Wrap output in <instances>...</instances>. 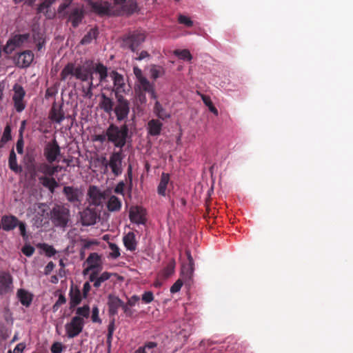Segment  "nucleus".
<instances>
[{
	"mask_svg": "<svg viewBox=\"0 0 353 353\" xmlns=\"http://www.w3.org/2000/svg\"><path fill=\"white\" fill-rule=\"evenodd\" d=\"M30 41L35 45L37 52H41L46 46V37L43 32L36 28L32 29V33L16 34L12 36L3 48L5 53L10 54L17 48L25 46Z\"/></svg>",
	"mask_w": 353,
	"mask_h": 353,
	"instance_id": "obj_1",
	"label": "nucleus"
},
{
	"mask_svg": "<svg viewBox=\"0 0 353 353\" xmlns=\"http://www.w3.org/2000/svg\"><path fill=\"white\" fill-rule=\"evenodd\" d=\"M108 77V68L101 62H95L90 59L86 68L83 69V73L77 74V79L81 81H88V88L93 90L101 83L106 81Z\"/></svg>",
	"mask_w": 353,
	"mask_h": 353,
	"instance_id": "obj_2",
	"label": "nucleus"
},
{
	"mask_svg": "<svg viewBox=\"0 0 353 353\" xmlns=\"http://www.w3.org/2000/svg\"><path fill=\"white\" fill-rule=\"evenodd\" d=\"M129 129L127 124L118 126L114 123L110 124L106 129L107 140L112 143L116 148H123L127 142Z\"/></svg>",
	"mask_w": 353,
	"mask_h": 353,
	"instance_id": "obj_3",
	"label": "nucleus"
},
{
	"mask_svg": "<svg viewBox=\"0 0 353 353\" xmlns=\"http://www.w3.org/2000/svg\"><path fill=\"white\" fill-rule=\"evenodd\" d=\"M50 215L52 224L58 228H65L70 219V210L62 205H54Z\"/></svg>",
	"mask_w": 353,
	"mask_h": 353,
	"instance_id": "obj_4",
	"label": "nucleus"
},
{
	"mask_svg": "<svg viewBox=\"0 0 353 353\" xmlns=\"http://www.w3.org/2000/svg\"><path fill=\"white\" fill-rule=\"evenodd\" d=\"M145 32L136 30L129 32L122 38V46L127 48L132 52H135L140 45L145 40Z\"/></svg>",
	"mask_w": 353,
	"mask_h": 353,
	"instance_id": "obj_5",
	"label": "nucleus"
},
{
	"mask_svg": "<svg viewBox=\"0 0 353 353\" xmlns=\"http://www.w3.org/2000/svg\"><path fill=\"white\" fill-rule=\"evenodd\" d=\"M116 104L113 108L115 114L117 121L119 122L125 121L130 112V101L125 98L122 94H116Z\"/></svg>",
	"mask_w": 353,
	"mask_h": 353,
	"instance_id": "obj_6",
	"label": "nucleus"
},
{
	"mask_svg": "<svg viewBox=\"0 0 353 353\" xmlns=\"http://www.w3.org/2000/svg\"><path fill=\"white\" fill-rule=\"evenodd\" d=\"M88 5L92 12L99 16H119L121 14V12H116L114 6L106 1H89Z\"/></svg>",
	"mask_w": 353,
	"mask_h": 353,
	"instance_id": "obj_7",
	"label": "nucleus"
},
{
	"mask_svg": "<svg viewBox=\"0 0 353 353\" xmlns=\"http://www.w3.org/2000/svg\"><path fill=\"white\" fill-rule=\"evenodd\" d=\"M90 59H86L82 65H75L74 63H68L60 73V79L62 81H66L68 78L74 77L77 79V74H83V69L86 68Z\"/></svg>",
	"mask_w": 353,
	"mask_h": 353,
	"instance_id": "obj_8",
	"label": "nucleus"
},
{
	"mask_svg": "<svg viewBox=\"0 0 353 353\" xmlns=\"http://www.w3.org/2000/svg\"><path fill=\"white\" fill-rule=\"evenodd\" d=\"M84 320L80 316H74L71 321L66 323L65 329L68 338L72 339L77 336L83 329Z\"/></svg>",
	"mask_w": 353,
	"mask_h": 353,
	"instance_id": "obj_9",
	"label": "nucleus"
},
{
	"mask_svg": "<svg viewBox=\"0 0 353 353\" xmlns=\"http://www.w3.org/2000/svg\"><path fill=\"white\" fill-rule=\"evenodd\" d=\"M13 91L14 94L12 99L14 108L17 112H21L26 106V102L24 101L26 92L23 87L17 83L13 86Z\"/></svg>",
	"mask_w": 353,
	"mask_h": 353,
	"instance_id": "obj_10",
	"label": "nucleus"
},
{
	"mask_svg": "<svg viewBox=\"0 0 353 353\" xmlns=\"http://www.w3.org/2000/svg\"><path fill=\"white\" fill-rule=\"evenodd\" d=\"M61 14L63 17L67 16L68 21L71 22L72 27L77 28L84 18L85 12L83 7H75L71 8L70 10H65Z\"/></svg>",
	"mask_w": 353,
	"mask_h": 353,
	"instance_id": "obj_11",
	"label": "nucleus"
},
{
	"mask_svg": "<svg viewBox=\"0 0 353 353\" xmlns=\"http://www.w3.org/2000/svg\"><path fill=\"white\" fill-rule=\"evenodd\" d=\"M122 161V151L119 150L118 152H114L111 154L109 162L105 165L106 166H110L112 172L115 176L121 175L123 172Z\"/></svg>",
	"mask_w": 353,
	"mask_h": 353,
	"instance_id": "obj_12",
	"label": "nucleus"
},
{
	"mask_svg": "<svg viewBox=\"0 0 353 353\" xmlns=\"http://www.w3.org/2000/svg\"><path fill=\"white\" fill-rule=\"evenodd\" d=\"M43 154L49 163H52L57 160V157L61 154V149L56 139L46 144L44 148Z\"/></svg>",
	"mask_w": 353,
	"mask_h": 353,
	"instance_id": "obj_13",
	"label": "nucleus"
},
{
	"mask_svg": "<svg viewBox=\"0 0 353 353\" xmlns=\"http://www.w3.org/2000/svg\"><path fill=\"white\" fill-rule=\"evenodd\" d=\"M146 212L143 208L141 206H132L129 211V218L132 223L136 224H145L146 222Z\"/></svg>",
	"mask_w": 353,
	"mask_h": 353,
	"instance_id": "obj_14",
	"label": "nucleus"
},
{
	"mask_svg": "<svg viewBox=\"0 0 353 353\" xmlns=\"http://www.w3.org/2000/svg\"><path fill=\"white\" fill-rule=\"evenodd\" d=\"M49 216L48 206L44 203L37 204L33 220L37 227L43 226Z\"/></svg>",
	"mask_w": 353,
	"mask_h": 353,
	"instance_id": "obj_15",
	"label": "nucleus"
},
{
	"mask_svg": "<svg viewBox=\"0 0 353 353\" xmlns=\"http://www.w3.org/2000/svg\"><path fill=\"white\" fill-rule=\"evenodd\" d=\"M188 262L183 263L181 267V274L185 281H190L194 270V263L190 250H185Z\"/></svg>",
	"mask_w": 353,
	"mask_h": 353,
	"instance_id": "obj_16",
	"label": "nucleus"
},
{
	"mask_svg": "<svg viewBox=\"0 0 353 353\" xmlns=\"http://www.w3.org/2000/svg\"><path fill=\"white\" fill-rule=\"evenodd\" d=\"M12 277L8 272H0V294H6L12 291Z\"/></svg>",
	"mask_w": 353,
	"mask_h": 353,
	"instance_id": "obj_17",
	"label": "nucleus"
},
{
	"mask_svg": "<svg viewBox=\"0 0 353 353\" xmlns=\"http://www.w3.org/2000/svg\"><path fill=\"white\" fill-rule=\"evenodd\" d=\"M110 75L113 80L114 88L112 92L114 93V96L117 94H121V92H125L124 88L125 86L123 76L114 70L112 71Z\"/></svg>",
	"mask_w": 353,
	"mask_h": 353,
	"instance_id": "obj_18",
	"label": "nucleus"
},
{
	"mask_svg": "<svg viewBox=\"0 0 353 353\" xmlns=\"http://www.w3.org/2000/svg\"><path fill=\"white\" fill-rule=\"evenodd\" d=\"M49 119L58 123H61L65 119V113L63 110V103L57 105L54 101L49 112Z\"/></svg>",
	"mask_w": 353,
	"mask_h": 353,
	"instance_id": "obj_19",
	"label": "nucleus"
},
{
	"mask_svg": "<svg viewBox=\"0 0 353 353\" xmlns=\"http://www.w3.org/2000/svg\"><path fill=\"white\" fill-rule=\"evenodd\" d=\"M19 223V219L12 214L3 215L1 219V228L6 232L14 230Z\"/></svg>",
	"mask_w": 353,
	"mask_h": 353,
	"instance_id": "obj_20",
	"label": "nucleus"
},
{
	"mask_svg": "<svg viewBox=\"0 0 353 353\" xmlns=\"http://www.w3.org/2000/svg\"><path fill=\"white\" fill-rule=\"evenodd\" d=\"M98 214L94 209L86 208L81 213V220L83 225H92L96 223Z\"/></svg>",
	"mask_w": 353,
	"mask_h": 353,
	"instance_id": "obj_21",
	"label": "nucleus"
},
{
	"mask_svg": "<svg viewBox=\"0 0 353 353\" xmlns=\"http://www.w3.org/2000/svg\"><path fill=\"white\" fill-rule=\"evenodd\" d=\"M123 305V301L114 294H109L108 297V313L110 316H115L118 310Z\"/></svg>",
	"mask_w": 353,
	"mask_h": 353,
	"instance_id": "obj_22",
	"label": "nucleus"
},
{
	"mask_svg": "<svg viewBox=\"0 0 353 353\" xmlns=\"http://www.w3.org/2000/svg\"><path fill=\"white\" fill-rule=\"evenodd\" d=\"M34 59V54L31 50H25L19 53L16 57L17 65L21 68H26L30 65Z\"/></svg>",
	"mask_w": 353,
	"mask_h": 353,
	"instance_id": "obj_23",
	"label": "nucleus"
},
{
	"mask_svg": "<svg viewBox=\"0 0 353 353\" xmlns=\"http://www.w3.org/2000/svg\"><path fill=\"white\" fill-rule=\"evenodd\" d=\"M112 276V273L108 272H103L100 275L98 276V270L92 271L89 276V281L90 282H94V287L96 288H99L102 283L108 281L110 279Z\"/></svg>",
	"mask_w": 353,
	"mask_h": 353,
	"instance_id": "obj_24",
	"label": "nucleus"
},
{
	"mask_svg": "<svg viewBox=\"0 0 353 353\" xmlns=\"http://www.w3.org/2000/svg\"><path fill=\"white\" fill-rule=\"evenodd\" d=\"M70 309L74 308L77 305L81 303L82 300L81 293L77 286L71 285L70 292Z\"/></svg>",
	"mask_w": 353,
	"mask_h": 353,
	"instance_id": "obj_25",
	"label": "nucleus"
},
{
	"mask_svg": "<svg viewBox=\"0 0 353 353\" xmlns=\"http://www.w3.org/2000/svg\"><path fill=\"white\" fill-rule=\"evenodd\" d=\"M113 99L108 97L105 94H101V100L99 103V108L103 110L107 114H110L113 111L114 108Z\"/></svg>",
	"mask_w": 353,
	"mask_h": 353,
	"instance_id": "obj_26",
	"label": "nucleus"
},
{
	"mask_svg": "<svg viewBox=\"0 0 353 353\" xmlns=\"http://www.w3.org/2000/svg\"><path fill=\"white\" fill-rule=\"evenodd\" d=\"M38 179L42 185L48 188L51 193H54L56 188L59 186V183L52 176H38Z\"/></svg>",
	"mask_w": 353,
	"mask_h": 353,
	"instance_id": "obj_27",
	"label": "nucleus"
},
{
	"mask_svg": "<svg viewBox=\"0 0 353 353\" xmlns=\"http://www.w3.org/2000/svg\"><path fill=\"white\" fill-rule=\"evenodd\" d=\"M63 192L70 203H77L79 201V191L77 188L72 186H65Z\"/></svg>",
	"mask_w": 353,
	"mask_h": 353,
	"instance_id": "obj_28",
	"label": "nucleus"
},
{
	"mask_svg": "<svg viewBox=\"0 0 353 353\" xmlns=\"http://www.w3.org/2000/svg\"><path fill=\"white\" fill-rule=\"evenodd\" d=\"M163 123L158 119H151L148 123V132L151 136H159L161 134Z\"/></svg>",
	"mask_w": 353,
	"mask_h": 353,
	"instance_id": "obj_29",
	"label": "nucleus"
},
{
	"mask_svg": "<svg viewBox=\"0 0 353 353\" xmlns=\"http://www.w3.org/2000/svg\"><path fill=\"white\" fill-rule=\"evenodd\" d=\"M84 263L90 265V268H93L95 270L99 269V272L101 270V256L96 252L90 253Z\"/></svg>",
	"mask_w": 353,
	"mask_h": 353,
	"instance_id": "obj_30",
	"label": "nucleus"
},
{
	"mask_svg": "<svg viewBox=\"0 0 353 353\" xmlns=\"http://www.w3.org/2000/svg\"><path fill=\"white\" fill-rule=\"evenodd\" d=\"M123 244L126 249L130 251H134L137 249V242L134 232H129L123 239Z\"/></svg>",
	"mask_w": 353,
	"mask_h": 353,
	"instance_id": "obj_31",
	"label": "nucleus"
},
{
	"mask_svg": "<svg viewBox=\"0 0 353 353\" xmlns=\"http://www.w3.org/2000/svg\"><path fill=\"white\" fill-rule=\"evenodd\" d=\"M139 83V90L149 93L152 99H156L157 98L153 85L147 79H141V81Z\"/></svg>",
	"mask_w": 353,
	"mask_h": 353,
	"instance_id": "obj_32",
	"label": "nucleus"
},
{
	"mask_svg": "<svg viewBox=\"0 0 353 353\" xmlns=\"http://www.w3.org/2000/svg\"><path fill=\"white\" fill-rule=\"evenodd\" d=\"M139 83V90L149 93L152 99H156L157 98L153 85L147 79H141V81Z\"/></svg>",
	"mask_w": 353,
	"mask_h": 353,
	"instance_id": "obj_33",
	"label": "nucleus"
},
{
	"mask_svg": "<svg viewBox=\"0 0 353 353\" xmlns=\"http://www.w3.org/2000/svg\"><path fill=\"white\" fill-rule=\"evenodd\" d=\"M8 166L9 168L16 174H19L22 172V168L17 163V155L13 149L10 152Z\"/></svg>",
	"mask_w": 353,
	"mask_h": 353,
	"instance_id": "obj_34",
	"label": "nucleus"
},
{
	"mask_svg": "<svg viewBox=\"0 0 353 353\" xmlns=\"http://www.w3.org/2000/svg\"><path fill=\"white\" fill-rule=\"evenodd\" d=\"M170 182V176L168 174L163 172L161 176V180L157 188V192L159 195L165 196L166 190Z\"/></svg>",
	"mask_w": 353,
	"mask_h": 353,
	"instance_id": "obj_35",
	"label": "nucleus"
},
{
	"mask_svg": "<svg viewBox=\"0 0 353 353\" xmlns=\"http://www.w3.org/2000/svg\"><path fill=\"white\" fill-rule=\"evenodd\" d=\"M17 297L20 303L26 307L30 306L32 301V295L24 289L18 290Z\"/></svg>",
	"mask_w": 353,
	"mask_h": 353,
	"instance_id": "obj_36",
	"label": "nucleus"
},
{
	"mask_svg": "<svg viewBox=\"0 0 353 353\" xmlns=\"http://www.w3.org/2000/svg\"><path fill=\"white\" fill-rule=\"evenodd\" d=\"M39 173L43 174V176L50 175V163L48 161L37 163L34 168V173L32 172L30 175L36 177L38 176Z\"/></svg>",
	"mask_w": 353,
	"mask_h": 353,
	"instance_id": "obj_37",
	"label": "nucleus"
},
{
	"mask_svg": "<svg viewBox=\"0 0 353 353\" xmlns=\"http://www.w3.org/2000/svg\"><path fill=\"white\" fill-rule=\"evenodd\" d=\"M137 4L134 1L130 0L121 6L119 10H116V12H121L120 15L123 14H130L136 11Z\"/></svg>",
	"mask_w": 353,
	"mask_h": 353,
	"instance_id": "obj_38",
	"label": "nucleus"
},
{
	"mask_svg": "<svg viewBox=\"0 0 353 353\" xmlns=\"http://www.w3.org/2000/svg\"><path fill=\"white\" fill-rule=\"evenodd\" d=\"M107 208L110 212L119 211L121 208V201L117 196L112 195L108 199Z\"/></svg>",
	"mask_w": 353,
	"mask_h": 353,
	"instance_id": "obj_39",
	"label": "nucleus"
},
{
	"mask_svg": "<svg viewBox=\"0 0 353 353\" xmlns=\"http://www.w3.org/2000/svg\"><path fill=\"white\" fill-rule=\"evenodd\" d=\"M154 112L162 120H165L170 117V114L163 108L159 101H156L154 106Z\"/></svg>",
	"mask_w": 353,
	"mask_h": 353,
	"instance_id": "obj_40",
	"label": "nucleus"
},
{
	"mask_svg": "<svg viewBox=\"0 0 353 353\" xmlns=\"http://www.w3.org/2000/svg\"><path fill=\"white\" fill-rule=\"evenodd\" d=\"M24 161L26 168L28 172L31 174L33 172L34 173V168L37 165L35 163V158L33 154L27 153L24 157Z\"/></svg>",
	"mask_w": 353,
	"mask_h": 353,
	"instance_id": "obj_41",
	"label": "nucleus"
},
{
	"mask_svg": "<svg viewBox=\"0 0 353 353\" xmlns=\"http://www.w3.org/2000/svg\"><path fill=\"white\" fill-rule=\"evenodd\" d=\"M98 36L97 28H91L81 40V44L87 45L92 42V41L96 39Z\"/></svg>",
	"mask_w": 353,
	"mask_h": 353,
	"instance_id": "obj_42",
	"label": "nucleus"
},
{
	"mask_svg": "<svg viewBox=\"0 0 353 353\" xmlns=\"http://www.w3.org/2000/svg\"><path fill=\"white\" fill-rule=\"evenodd\" d=\"M201 99L204 104L208 107L209 110L212 112L214 115L218 116V110L213 105L210 97L208 95L202 94Z\"/></svg>",
	"mask_w": 353,
	"mask_h": 353,
	"instance_id": "obj_43",
	"label": "nucleus"
},
{
	"mask_svg": "<svg viewBox=\"0 0 353 353\" xmlns=\"http://www.w3.org/2000/svg\"><path fill=\"white\" fill-rule=\"evenodd\" d=\"M115 320L114 319H112L110 322L109 323V325L108 326V334H107V345L110 347L111 346L112 340V336L113 333L115 330V325H114Z\"/></svg>",
	"mask_w": 353,
	"mask_h": 353,
	"instance_id": "obj_44",
	"label": "nucleus"
},
{
	"mask_svg": "<svg viewBox=\"0 0 353 353\" xmlns=\"http://www.w3.org/2000/svg\"><path fill=\"white\" fill-rule=\"evenodd\" d=\"M174 54L183 60L190 61L192 59V56L188 50H175Z\"/></svg>",
	"mask_w": 353,
	"mask_h": 353,
	"instance_id": "obj_45",
	"label": "nucleus"
},
{
	"mask_svg": "<svg viewBox=\"0 0 353 353\" xmlns=\"http://www.w3.org/2000/svg\"><path fill=\"white\" fill-rule=\"evenodd\" d=\"M175 261L172 259L163 270V274L165 277L170 276L174 272Z\"/></svg>",
	"mask_w": 353,
	"mask_h": 353,
	"instance_id": "obj_46",
	"label": "nucleus"
},
{
	"mask_svg": "<svg viewBox=\"0 0 353 353\" xmlns=\"http://www.w3.org/2000/svg\"><path fill=\"white\" fill-rule=\"evenodd\" d=\"M77 316L88 318L90 315V307L88 305L78 307L76 310Z\"/></svg>",
	"mask_w": 353,
	"mask_h": 353,
	"instance_id": "obj_47",
	"label": "nucleus"
},
{
	"mask_svg": "<svg viewBox=\"0 0 353 353\" xmlns=\"http://www.w3.org/2000/svg\"><path fill=\"white\" fill-rule=\"evenodd\" d=\"M109 248L111 250L109 256L112 259H117L120 256L119 248L115 243H109Z\"/></svg>",
	"mask_w": 353,
	"mask_h": 353,
	"instance_id": "obj_48",
	"label": "nucleus"
},
{
	"mask_svg": "<svg viewBox=\"0 0 353 353\" xmlns=\"http://www.w3.org/2000/svg\"><path fill=\"white\" fill-rule=\"evenodd\" d=\"M12 139L11 136V128L9 124L6 125L4 128L3 135L1 137V141L2 143H6Z\"/></svg>",
	"mask_w": 353,
	"mask_h": 353,
	"instance_id": "obj_49",
	"label": "nucleus"
},
{
	"mask_svg": "<svg viewBox=\"0 0 353 353\" xmlns=\"http://www.w3.org/2000/svg\"><path fill=\"white\" fill-rule=\"evenodd\" d=\"M17 227H19L20 234L22 236L23 239L24 241L28 240L29 236L27 234L26 223L19 220V225H17Z\"/></svg>",
	"mask_w": 353,
	"mask_h": 353,
	"instance_id": "obj_50",
	"label": "nucleus"
},
{
	"mask_svg": "<svg viewBox=\"0 0 353 353\" xmlns=\"http://www.w3.org/2000/svg\"><path fill=\"white\" fill-rule=\"evenodd\" d=\"M163 72V69L161 67H157L156 65H153L150 69L151 77L154 79H157L160 76H161Z\"/></svg>",
	"mask_w": 353,
	"mask_h": 353,
	"instance_id": "obj_51",
	"label": "nucleus"
},
{
	"mask_svg": "<svg viewBox=\"0 0 353 353\" xmlns=\"http://www.w3.org/2000/svg\"><path fill=\"white\" fill-rule=\"evenodd\" d=\"M42 248L46 252V254L49 257L54 256L57 252L56 250L52 245L48 244H43Z\"/></svg>",
	"mask_w": 353,
	"mask_h": 353,
	"instance_id": "obj_52",
	"label": "nucleus"
},
{
	"mask_svg": "<svg viewBox=\"0 0 353 353\" xmlns=\"http://www.w3.org/2000/svg\"><path fill=\"white\" fill-rule=\"evenodd\" d=\"M63 2L61 3L58 8L57 12L59 14L63 13L67 8L71 5L73 0H63Z\"/></svg>",
	"mask_w": 353,
	"mask_h": 353,
	"instance_id": "obj_53",
	"label": "nucleus"
},
{
	"mask_svg": "<svg viewBox=\"0 0 353 353\" xmlns=\"http://www.w3.org/2000/svg\"><path fill=\"white\" fill-rule=\"evenodd\" d=\"M21 251L26 256H31L34 254L35 249L33 246L26 244L22 248Z\"/></svg>",
	"mask_w": 353,
	"mask_h": 353,
	"instance_id": "obj_54",
	"label": "nucleus"
},
{
	"mask_svg": "<svg viewBox=\"0 0 353 353\" xmlns=\"http://www.w3.org/2000/svg\"><path fill=\"white\" fill-rule=\"evenodd\" d=\"M57 94V87L54 85L47 88L45 94V98L48 99L50 97H54Z\"/></svg>",
	"mask_w": 353,
	"mask_h": 353,
	"instance_id": "obj_55",
	"label": "nucleus"
},
{
	"mask_svg": "<svg viewBox=\"0 0 353 353\" xmlns=\"http://www.w3.org/2000/svg\"><path fill=\"white\" fill-rule=\"evenodd\" d=\"M63 349V345L60 342H54L51 347L50 350L52 353H61Z\"/></svg>",
	"mask_w": 353,
	"mask_h": 353,
	"instance_id": "obj_56",
	"label": "nucleus"
},
{
	"mask_svg": "<svg viewBox=\"0 0 353 353\" xmlns=\"http://www.w3.org/2000/svg\"><path fill=\"white\" fill-rule=\"evenodd\" d=\"M145 303H150L154 300V295L151 291L145 292L141 297Z\"/></svg>",
	"mask_w": 353,
	"mask_h": 353,
	"instance_id": "obj_57",
	"label": "nucleus"
},
{
	"mask_svg": "<svg viewBox=\"0 0 353 353\" xmlns=\"http://www.w3.org/2000/svg\"><path fill=\"white\" fill-rule=\"evenodd\" d=\"M183 285V281L179 279L176 282L171 286L170 292L174 294L178 292Z\"/></svg>",
	"mask_w": 353,
	"mask_h": 353,
	"instance_id": "obj_58",
	"label": "nucleus"
},
{
	"mask_svg": "<svg viewBox=\"0 0 353 353\" xmlns=\"http://www.w3.org/2000/svg\"><path fill=\"white\" fill-rule=\"evenodd\" d=\"M179 22L181 24L185 25L187 27H191L193 26V21L188 17L184 15H179Z\"/></svg>",
	"mask_w": 353,
	"mask_h": 353,
	"instance_id": "obj_59",
	"label": "nucleus"
},
{
	"mask_svg": "<svg viewBox=\"0 0 353 353\" xmlns=\"http://www.w3.org/2000/svg\"><path fill=\"white\" fill-rule=\"evenodd\" d=\"M92 321L94 323H101V320L99 317V309L97 306L92 308Z\"/></svg>",
	"mask_w": 353,
	"mask_h": 353,
	"instance_id": "obj_60",
	"label": "nucleus"
},
{
	"mask_svg": "<svg viewBox=\"0 0 353 353\" xmlns=\"http://www.w3.org/2000/svg\"><path fill=\"white\" fill-rule=\"evenodd\" d=\"M124 188H125V183L123 181H120L118 183V184L116 185L114 191L117 194L124 195Z\"/></svg>",
	"mask_w": 353,
	"mask_h": 353,
	"instance_id": "obj_61",
	"label": "nucleus"
},
{
	"mask_svg": "<svg viewBox=\"0 0 353 353\" xmlns=\"http://www.w3.org/2000/svg\"><path fill=\"white\" fill-rule=\"evenodd\" d=\"M140 300V298L137 295H133L130 299H128L127 303L129 306H134Z\"/></svg>",
	"mask_w": 353,
	"mask_h": 353,
	"instance_id": "obj_62",
	"label": "nucleus"
},
{
	"mask_svg": "<svg viewBox=\"0 0 353 353\" xmlns=\"http://www.w3.org/2000/svg\"><path fill=\"white\" fill-rule=\"evenodd\" d=\"M133 71L139 82L141 81V79H146L145 77L143 76L142 70L138 67H134Z\"/></svg>",
	"mask_w": 353,
	"mask_h": 353,
	"instance_id": "obj_63",
	"label": "nucleus"
},
{
	"mask_svg": "<svg viewBox=\"0 0 353 353\" xmlns=\"http://www.w3.org/2000/svg\"><path fill=\"white\" fill-rule=\"evenodd\" d=\"M16 149L19 154H22L23 152V141L22 138L17 141Z\"/></svg>",
	"mask_w": 353,
	"mask_h": 353,
	"instance_id": "obj_64",
	"label": "nucleus"
}]
</instances>
